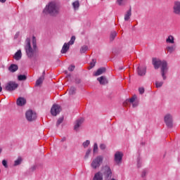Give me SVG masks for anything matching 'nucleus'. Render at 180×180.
<instances>
[{"mask_svg": "<svg viewBox=\"0 0 180 180\" xmlns=\"http://www.w3.org/2000/svg\"><path fill=\"white\" fill-rule=\"evenodd\" d=\"M74 70H75V66H74V65H70V66L68 68V70H69V71H73Z\"/></svg>", "mask_w": 180, "mask_h": 180, "instance_id": "42", "label": "nucleus"}, {"mask_svg": "<svg viewBox=\"0 0 180 180\" xmlns=\"http://www.w3.org/2000/svg\"><path fill=\"white\" fill-rule=\"evenodd\" d=\"M163 84H164V82H155L156 88H161V86H162Z\"/></svg>", "mask_w": 180, "mask_h": 180, "instance_id": "31", "label": "nucleus"}, {"mask_svg": "<svg viewBox=\"0 0 180 180\" xmlns=\"http://www.w3.org/2000/svg\"><path fill=\"white\" fill-rule=\"evenodd\" d=\"M18 81H26L27 79V77L25 75H20L18 76Z\"/></svg>", "mask_w": 180, "mask_h": 180, "instance_id": "26", "label": "nucleus"}, {"mask_svg": "<svg viewBox=\"0 0 180 180\" xmlns=\"http://www.w3.org/2000/svg\"><path fill=\"white\" fill-rule=\"evenodd\" d=\"M93 180H103V174L101 172H98L94 174Z\"/></svg>", "mask_w": 180, "mask_h": 180, "instance_id": "16", "label": "nucleus"}, {"mask_svg": "<svg viewBox=\"0 0 180 180\" xmlns=\"http://www.w3.org/2000/svg\"><path fill=\"white\" fill-rule=\"evenodd\" d=\"M20 162H22V158H18L15 161V163H14V165H20Z\"/></svg>", "mask_w": 180, "mask_h": 180, "instance_id": "33", "label": "nucleus"}, {"mask_svg": "<svg viewBox=\"0 0 180 180\" xmlns=\"http://www.w3.org/2000/svg\"><path fill=\"white\" fill-rule=\"evenodd\" d=\"M32 46L30 44V39L27 38L25 40V50L26 52V54L29 58H32L34 56V53H36V49L37 47L36 44V37H32Z\"/></svg>", "mask_w": 180, "mask_h": 180, "instance_id": "2", "label": "nucleus"}, {"mask_svg": "<svg viewBox=\"0 0 180 180\" xmlns=\"http://www.w3.org/2000/svg\"><path fill=\"white\" fill-rule=\"evenodd\" d=\"M137 106H139V103H132V108H137Z\"/></svg>", "mask_w": 180, "mask_h": 180, "instance_id": "44", "label": "nucleus"}, {"mask_svg": "<svg viewBox=\"0 0 180 180\" xmlns=\"http://www.w3.org/2000/svg\"><path fill=\"white\" fill-rule=\"evenodd\" d=\"M17 38H18V35H15V39H17Z\"/></svg>", "mask_w": 180, "mask_h": 180, "instance_id": "51", "label": "nucleus"}, {"mask_svg": "<svg viewBox=\"0 0 180 180\" xmlns=\"http://www.w3.org/2000/svg\"><path fill=\"white\" fill-rule=\"evenodd\" d=\"M72 6L74 9L77 10L79 8V1H75L72 3Z\"/></svg>", "mask_w": 180, "mask_h": 180, "instance_id": "30", "label": "nucleus"}, {"mask_svg": "<svg viewBox=\"0 0 180 180\" xmlns=\"http://www.w3.org/2000/svg\"><path fill=\"white\" fill-rule=\"evenodd\" d=\"M61 141H65V138H63V139H61Z\"/></svg>", "mask_w": 180, "mask_h": 180, "instance_id": "48", "label": "nucleus"}, {"mask_svg": "<svg viewBox=\"0 0 180 180\" xmlns=\"http://www.w3.org/2000/svg\"><path fill=\"white\" fill-rule=\"evenodd\" d=\"M60 112H61V106L57 104L53 105L51 108V115H52V116H57V115L60 114Z\"/></svg>", "mask_w": 180, "mask_h": 180, "instance_id": "9", "label": "nucleus"}, {"mask_svg": "<svg viewBox=\"0 0 180 180\" xmlns=\"http://www.w3.org/2000/svg\"><path fill=\"white\" fill-rule=\"evenodd\" d=\"M25 117L28 122H34L37 119V115L33 110H30L25 112Z\"/></svg>", "mask_w": 180, "mask_h": 180, "instance_id": "5", "label": "nucleus"}, {"mask_svg": "<svg viewBox=\"0 0 180 180\" xmlns=\"http://www.w3.org/2000/svg\"><path fill=\"white\" fill-rule=\"evenodd\" d=\"M82 123H84V118H80V119L77 120L75 122L74 129L78 130V129H79V127H81V125L82 124Z\"/></svg>", "mask_w": 180, "mask_h": 180, "instance_id": "12", "label": "nucleus"}, {"mask_svg": "<svg viewBox=\"0 0 180 180\" xmlns=\"http://www.w3.org/2000/svg\"><path fill=\"white\" fill-rule=\"evenodd\" d=\"M131 16V8H130L129 11H127V13L124 15V20L127 21L129 19H130Z\"/></svg>", "mask_w": 180, "mask_h": 180, "instance_id": "24", "label": "nucleus"}, {"mask_svg": "<svg viewBox=\"0 0 180 180\" xmlns=\"http://www.w3.org/2000/svg\"><path fill=\"white\" fill-rule=\"evenodd\" d=\"M59 8L56 3L51 2L48 6L45 7L44 9V13H49L52 16H56V15H58Z\"/></svg>", "mask_w": 180, "mask_h": 180, "instance_id": "3", "label": "nucleus"}, {"mask_svg": "<svg viewBox=\"0 0 180 180\" xmlns=\"http://www.w3.org/2000/svg\"><path fill=\"white\" fill-rule=\"evenodd\" d=\"M17 105L18 106H25V105H26V98L23 97H19L17 99Z\"/></svg>", "mask_w": 180, "mask_h": 180, "instance_id": "13", "label": "nucleus"}, {"mask_svg": "<svg viewBox=\"0 0 180 180\" xmlns=\"http://www.w3.org/2000/svg\"><path fill=\"white\" fill-rule=\"evenodd\" d=\"M63 122H64V117H59L56 122L57 127H58L61 124V123H63Z\"/></svg>", "mask_w": 180, "mask_h": 180, "instance_id": "27", "label": "nucleus"}, {"mask_svg": "<svg viewBox=\"0 0 180 180\" xmlns=\"http://www.w3.org/2000/svg\"><path fill=\"white\" fill-rule=\"evenodd\" d=\"M117 36V32L116 31H112L111 32L110 36V40L111 41H113L115 40V38Z\"/></svg>", "mask_w": 180, "mask_h": 180, "instance_id": "25", "label": "nucleus"}, {"mask_svg": "<svg viewBox=\"0 0 180 180\" xmlns=\"http://www.w3.org/2000/svg\"><path fill=\"white\" fill-rule=\"evenodd\" d=\"M134 101H136V96H133V97H131V98H129V99H127V101H126V102H130V103H133L134 102Z\"/></svg>", "mask_w": 180, "mask_h": 180, "instance_id": "36", "label": "nucleus"}, {"mask_svg": "<svg viewBox=\"0 0 180 180\" xmlns=\"http://www.w3.org/2000/svg\"><path fill=\"white\" fill-rule=\"evenodd\" d=\"M139 93H140L141 94H144V88L141 87V88L139 89Z\"/></svg>", "mask_w": 180, "mask_h": 180, "instance_id": "43", "label": "nucleus"}, {"mask_svg": "<svg viewBox=\"0 0 180 180\" xmlns=\"http://www.w3.org/2000/svg\"><path fill=\"white\" fill-rule=\"evenodd\" d=\"M2 153V148H0V154Z\"/></svg>", "mask_w": 180, "mask_h": 180, "instance_id": "50", "label": "nucleus"}, {"mask_svg": "<svg viewBox=\"0 0 180 180\" xmlns=\"http://www.w3.org/2000/svg\"><path fill=\"white\" fill-rule=\"evenodd\" d=\"M75 42V36H72V37H71V39H70V41H69V43H68V44H71V45H72V44H74V43Z\"/></svg>", "mask_w": 180, "mask_h": 180, "instance_id": "34", "label": "nucleus"}, {"mask_svg": "<svg viewBox=\"0 0 180 180\" xmlns=\"http://www.w3.org/2000/svg\"><path fill=\"white\" fill-rule=\"evenodd\" d=\"M104 72H106V68H101L98 69L97 71L94 73V76L98 77V75H102V74H104Z\"/></svg>", "mask_w": 180, "mask_h": 180, "instance_id": "14", "label": "nucleus"}, {"mask_svg": "<svg viewBox=\"0 0 180 180\" xmlns=\"http://www.w3.org/2000/svg\"><path fill=\"white\" fill-rule=\"evenodd\" d=\"M89 154H91V149H88L86 152V155L84 156V158L86 160L89 157Z\"/></svg>", "mask_w": 180, "mask_h": 180, "instance_id": "38", "label": "nucleus"}, {"mask_svg": "<svg viewBox=\"0 0 180 180\" xmlns=\"http://www.w3.org/2000/svg\"><path fill=\"white\" fill-rule=\"evenodd\" d=\"M44 75H46V71H44L43 73H42V77L43 76L44 77Z\"/></svg>", "mask_w": 180, "mask_h": 180, "instance_id": "46", "label": "nucleus"}, {"mask_svg": "<svg viewBox=\"0 0 180 180\" xmlns=\"http://www.w3.org/2000/svg\"><path fill=\"white\" fill-rule=\"evenodd\" d=\"M88 51V46L84 45L80 49V53L81 54L86 52Z\"/></svg>", "mask_w": 180, "mask_h": 180, "instance_id": "28", "label": "nucleus"}, {"mask_svg": "<svg viewBox=\"0 0 180 180\" xmlns=\"http://www.w3.org/2000/svg\"><path fill=\"white\" fill-rule=\"evenodd\" d=\"M103 174L105 178H111L112 177V170L110 167L108 165L104 166L103 168Z\"/></svg>", "mask_w": 180, "mask_h": 180, "instance_id": "10", "label": "nucleus"}, {"mask_svg": "<svg viewBox=\"0 0 180 180\" xmlns=\"http://www.w3.org/2000/svg\"><path fill=\"white\" fill-rule=\"evenodd\" d=\"M95 64H96V60L93 59V62L90 63L89 69L91 70V68H94V67H95Z\"/></svg>", "mask_w": 180, "mask_h": 180, "instance_id": "37", "label": "nucleus"}, {"mask_svg": "<svg viewBox=\"0 0 180 180\" xmlns=\"http://www.w3.org/2000/svg\"><path fill=\"white\" fill-rule=\"evenodd\" d=\"M175 39L174 38V36L169 35L168 37L166 39V43L169 44H174L175 43Z\"/></svg>", "mask_w": 180, "mask_h": 180, "instance_id": "20", "label": "nucleus"}, {"mask_svg": "<svg viewBox=\"0 0 180 180\" xmlns=\"http://www.w3.org/2000/svg\"><path fill=\"white\" fill-rule=\"evenodd\" d=\"M176 49V46L175 45L168 46L166 47V50L167 53H169V54H172L174 51H175Z\"/></svg>", "mask_w": 180, "mask_h": 180, "instance_id": "19", "label": "nucleus"}, {"mask_svg": "<svg viewBox=\"0 0 180 180\" xmlns=\"http://www.w3.org/2000/svg\"><path fill=\"white\" fill-rule=\"evenodd\" d=\"M123 160V153L120 151H117L114 155V161L117 165L122 164Z\"/></svg>", "mask_w": 180, "mask_h": 180, "instance_id": "8", "label": "nucleus"}, {"mask_svg": "<svg viewBox=\"0 0 180 180\" xmlns=\"http://www.w3.org/2000/svg\"><path fill=\"white\" fill-rule=\"evenodd\" d=\"M93 153L95 154V153H98V143H95L94 145V149Z\"/></svg>", "mask_w": 180, "mask_h": 180, "instance_id": "35", "label": "nucleus"}, {"mask_svg": "<svg viewBox=\"0 0 180 180\" xmlns=\"http://www.w3.org/2000/svg\"><path fill=\"white\" fill-rule=\"evenodd\" d=\"M124 1H126V0H117V4L120 6H123L124 4L123 3Z\"/></svg>", "mask_w": 180, "mask_h": 180, "instance_id": "39", "label": "nucleus"}, {"mask_svg": "<svg viewBox=\"0 0 180 180\" xmlns=\"http://www.w3.org/2000/svg\"><path fill=\"white\" fill-rule=\"evenodd\" d=\"M0 2H1V4H5V2H6V0H0Z\"/></svg>", "mask_w": 180, "mask_h": 180, "instance_id": "45", "label": "nucleus"}, {"mask_svg": "<svg viewBox=\"0 0 180 180\" xmlns=\"http://www.w3.org/2000/svg\"><path fill=\"white\" fill-rule=\"evenodd\" d=\"M17 70H19V67L18 66V65L11 64L8 67V71H10V72H16Z\"/></svg>", "mask_w": 180, "mask_h": 180, "instance_id": "18", "label": "nucleus"}, {"mask_svg": "<svg viewBox=\"0 0 180 180\" xmlns=\"http://www.w3.org/2000/svg\"><path fill=\"white\" fill-rule=\"evenodd\" d=\"M137 72L139 75L143 77L146 72V68H138Z\"/></svg>", "mask_w": 180, "mask_h": 180, "instance_id": "21", "label": "nucleus"}, {"mask_svg": "<svg viewBox=\"0 0 180 180\" xmlns=\"http://www.w3.org/2000/svg\"><path fill=\"white\" fill-rule=\"evenodd\" d=\"M14 58L15 60H16L17 61H18V60H20V58H22V51L18 50L14 55Z\"/></svg>", "mask_w": 180, "mask_h": 180, "instance_id": "22", "label": "nucleus"}, {"mask_svg": "<svg viewBox=\"0 0 180 180\" xmlns=\"http://www.w3.org/2000/svg\"><path fill=\"white\" fill-rule=\"evenodd\" d=\"M152 63L155 70H158L160 67L162 77L164 81H165L167 79V76H165V75L168 72V63H167V61L153 58Z\"/></svg>", "mask_w": 180, "mask_h": 180, "instance_id": "1", "label": "nucleus"}, {"mask_svg": "<svg viewBox=\"0 0 180 180\" xmlns=\"http://www.w3.org/2000/svg\"><path fill=\"white\" fill-rule=\"evenodd\" d=\"M89 144H91V141H89V140H86V141H84L83 143V147L84 148H86V147H88V146H89Z\"/></svg>", "mask_w": 180, "mask_h": 180, "instance_id": "32", "label": "nucleus"}, {"mask_svg": "<svg viewBox=\"0 0 180 180\" xmlns=\"http://www.w3.org/2000/svg\"><path fill=\"white\" fill-rule=\"evenodd\" d=\"M119 70H124V68H123V67L120 68Z\"/></svg>", "mask_w": 180, "mask_h": 180, "instance_id": "49", "label": "nucleus"}, {"mask_svg": "<svg viewBox=\"0 0 180 180\" xmlns=\"http://www.w3.org/2000/svg\"><path fill=\"white\" fill-rule=\"evenodd\" d=\"M165 123L166 126L169 127V129H172L174 126L172 115L170 114H167L165 116Z\"/></svg>", "mask_w": 180, "mask_h": 180, "instance_id": "7", "label": "nucleus"}, {"mask_svg": "<svg viewBox=\"0 0 180 180\" xmlns=\"http://www.w3.org/2000/svg\"><path fill=\"white\" fill-rule=\"evenodd\" d=\"M0 92H2V86H1V82H0Z\"/></svg>", "mask_w": 180, "mask_h": 180, "instance_id": "47", "label": "nucleus"}, {"mask_svg": "<svg viewBox=\"0 0 180 180\" xmlns=\"http://www.w3.org/2000/svg\"><path fill=\"white\" fill-rule=\"evenodd\" d=\"M68 50H70V44L65 43L61 49L62 54H65Z\"/></svg>", "mask_w": 180, "mask_h": 180, "instance_id": "17", "label": "nucleus"}, {"mask_svg": "<svg viewBox=\"0 0 180 180\" xmlns=\"http://www.w3.org/2000/svg\"><path fill=\"white\" fill-rule=\"evenodd\" d=\"M2 164L4 167H5V168H8V162H6V160H2Z\"/></svg>", "mask_w": 180, "mask_h": 180, "instance_id": "40", "label": "nucleus"}, {"mask_svg": "<svg viewBox=\"0 0 180 180\" xmlns=\"http://www.w3.org/2000/svg\"><path fill=\"white\" fill-rule=\"evenodd\" d=\"M101 85H106L108 84V79L105 76H101L97 79Z\"/></svg>", "mask_w": 180, "mask_h": 180, "instance_id": "15", "label": "nucleus"}, {"mask_svg": "<svg viewBox=\"0 0 180 180\" xmlns=\"http://www.w3.org/2000/svg\"><path fill=\"white\" fill-rule=\"evenodd\" d=\"M100 148H101V150H105L106 149V145H105V143H101L100 145Z\"/></svg>", "mask_w": 180, "mask_h": 180, "instance_id": "41", "label": "nucleus"}, {"mask_svg": "<svg viewBox=\"0 0 180 180\" xmlns=\"http://www.w3.org/2000/svg\"><path fill=\"white\" fill-rule=\"evenodd\" d=\"M77 91V89L75 87H71L69 90V95H74L75 94V91Z\"/></svg>", "mask_w": 180, "mask_h": 180, "instance_id": "29", "label": "nucleus"}, {"mask_svg": "<svg viewBox=\"0 0 180 180\" xmlns=\"http://www.w3.org/2000/svg\"><path fill=\"white\" fill-rule=\"evenodd\" d=\"M103 162V156L98 155L96 157L91 163V167L93 169H98Z\"/></svg>", "mask_w": 180, "mask_h": 180, "instance_id": "4", "label": "nucleus"}, {"mask_svg": "<svg viewBox=\"0 0 180 180\" xmlns=\"http://www.w3.org/2000/svg\"><path fill=\"white\" fill-rule=\"evenodd\" d=\"M174 13L176 15H180V2L176 1L174 6Z\"/></svg>", "mask_w": 180, "mask_h": 180, "instance_id": "11", "label": "nucleus"}, {"mask_svg": "<svg viewBox=\"0 0 180 180\" xmlns=\"http://www.w3.org/2000/svg\"><path fill=\"white\" fill-rule=\"evenodd\" d=\"M44 81V76H41L37 81H36V86H40L43 84Z\"/></svg>", "mask_w": 180, "mask_h": 180, "instance_id": "23", "label": "nucleus"}, {"mask_svg": "<svg viewBox=\"0 0 180 180\" xmlns=\"http://www.w3.org/2000/svg\"><path fill=\"white\" fill-rule=\"evenodd\" d=\"M18 86L19 84L16 83V82L11 81L6 84L5 89L8 92H12V91H15V89H17Z\"/></svg>", "mask_w": 180, "mask_h": 180, "instance_id": "6", "label": "nucleus"}]
</instances>
